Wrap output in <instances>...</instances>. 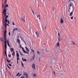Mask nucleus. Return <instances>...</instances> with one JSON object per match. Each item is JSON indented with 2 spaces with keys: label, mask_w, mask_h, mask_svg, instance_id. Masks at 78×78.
Listing matches in <instances>:
<instances>
[{
  "label": "nucleus",
  "mask_w": 78,
  "mask_h": 78,
  "mask_svg": "<svg viewBox=\"0 0 78 78\" xmlns=\"http://www.w3.org/2000/svg\"><path fill=\"white\" fill-rule=\"evenodd\" d=\"M54 50H55V51H57V52H58V46L56 45H55Z\"/></svg>",
  "instance_id": "0eeeda50"
},
{
  "label": "nucleus",
  "mask_w": 78,
  "mask_h": 78,
  "mask_svg": "<svg viewBox=\"0 0 78 78\" xmlns=\"http://www.w3.org/2000/svg\"><path fill=\"white\" fill-rule=\"evenodd\" d=\"M6 9H5L4 7V9H3V11L2 12V19H4V17L5 16V19H7L8 17V15H6Z\"/></svg>",
  "instance_id": "f257e3e1"
},
{
  "label": "nucleus",
  "mask_w": 78,
  "mask_h": 78,
  "mask_svg": "<svg viewBox=\"0 0 78 78\" xmlns=\"http://www.w3.org/2000/svg\"><path fill=\"white\" fill-rule=\"evenodd\" d=\"M31 50L33 53H34V51L33 49H31Z\"/></svg>",
  "instance_id": "37998d69"
},
{
  "label": "nucleus",
  "mask_w": 78,
  "mask_h": 78,
  "mask_svg": "<svg viewBox=\"0 0 78 78\" xmlns=\"http://www.w3.org/2000/svg\"><path fill=\"white\" fill-rule=\"evenodd\" d=\"M4 27L5 31L4 38V40H6V30H7V28H6L7 27V26L6 24H4Z\"/></svg>",
  "instance_id": "f03ea898"
},
{
  "label": "nucleus",
  "mask_w": 78,
  "mask_h": 78,
  "mask_svg": "<svg viewBox=\"0 0 78 78\" xmlns=\"http://www.w3.org/2000/svg\"><path fill=\"white\" fill-rule=\"evenodd\" d=\"M53 73H54V75L55 76V75H56V74H55V71H54Z\"/></svg>",
  "instance_id": "6e6d98bb"
},
{
  "label": "nucleus",
  "mask_w": 78,
  "mask_h": 78,
  "mask_svg": "<svg viewBox=\"0 0 78 78\" xmlns=\"http://www.w3.org/2000/svg\"><path fill=\"white\" fill-rule=\"evenodd\" d=\"M21 63L22 64V66H23V63L22 62H21Z\"/></svg>",
  "instance_id": "58836bf2"
},
{
  "label": "nucleus",
  "mask_w": 78,
  "mask_h": 78,
  "mask_svg": "<svg viewBox=\"0 0 78 78\" xmlns=\"http://www.w3.org/2000/svg\"><path fill=\"white\" fill-rule=\"evenodd\" d=\"M16 53L17 57H19V53L18 52V51H16Z\"/></svg>",
  "instance_id": "f3484780"
},
{
  "label": "nucleus",
  "mask_w": 78,
  "mask_h": 78,
  "mask_svg": "<svg viewBox=\"0 0 78 78\" xmlns=\"http://www.w3.org/2000/svg\"><path fill=\"white\" fill-rule=\"evenodd\" d=\"M9 36H11V33L10 32H9Z\"/></svg>",
  "instance_id": "603ef678"
},
{
  "label": "nucleus",
  "mask_w": 78,
  "mask_h": 78,
  "mask_svg": "<svg viewBox=\"0 0 78 78\" xmlns=\"http://www.w3.org/2000/svg\"><path fill=\"white\" fill-rule=\"evenodd\" d=\"M7 23H8V24H10V22H9V20Z\"/></svg>",
  "instance_id": "de8ad7c7"
},
{
  "label": "nucleus",
  "mask_w": 78,
  "mask_h": 78,
  "mask_svg": "<svg viewBox=\"0 0 78 78\" xmlns=\"http://www.w3.org/2000/svg\"><path fill=\"white\" fill-rule=\"evenodd\" d=\"M6 61H7V62H8V63H9L11 62V61L10 60H8V58H6Z\"/></svg>",
  "instance_id": "aec40b11"
},
{
  "label": "nucleus",
  "mask_w": 78,
  "mask_h": 78,
  "mask_svg": "<svg viewBox=\"0 0 78 78\" xmlns=\"http://www.w3.org/2000/svg\"><path fill=\"white\" fill-rule=\"evenodd\" d=\"M37 18H38L39 19V20H40L41 19V16H40V15H39H39H37Z\"/></svg>",
  "instance_id": "6ab92c4d"
},
{
  "label": "nucleus",
  "mask_w": 78,
  "mask_h": 78,
  "mask_svg": "<svg viewBox=\"0 0 78 78\" xmlns=\"http://www.w3.org/2000/svg\"><path fill=\"white\" fill-rule=\"evenodd\" d=\"M1 28H2L3 29H4V25Z\"/></svg>",
  "instance_id": "13d9d810"
},
{
  "label": "nucleus",
  "mask_w": 78,
  "mask_h": 78,
  "mask_svg": "<svg viewBox=\"0 0 78 78\" xmlns=\"http://www.w3.org/2000/svg\"><path fill=\"white\" fill-rule=\"evenodd\" d=\"M70 7H69V9H68V11L69 12V13H70Z\"/></svg>",
  "instance_id": "e433bc0d"
},
{
  "label": "nucleus",
  "mask_w": 78,
  "mask_h": 78,
  "mask_svg": "<svg viewBox=\"0 0 78 78\" xmlns=\"http://www.w3.org/2000/svg\"><path fill=\"white\" fill-rule=\"evenodd\" d=\"M4 5H3V4H2V9H3V7H4V8H3V9H4V8H5V9H6V7H8V4H7L6 5H5V6Z\"/></svg>",
  "instance_id": "20e7f679"
},
{
  "label": "nucleus",
  "mask_w": 78,
  "mask_h": 78,
  "mask_svg": "<svg viewBox=\"0 0 78 78\" xmlns=\"http://www.w3.org/2000/svg\"><path fill=\"white\" fill-rule=\"evenodd\" d=\"M47 28V25H45V29H46V28Z\"/></svg>",
  "instance_id": "338daca9"
},
{
  "label": "nucleus",
  "mask_w": 78,
  "mask_h": 78,
  "mask_svg": "<svg viewBox=\"0 0 78 78\" xmlns=\"http://www.w3.org/2000/svg\"><path fill=\"white\" fill-rule=\"evenodd\" d=\"M10 50L11 51V52H12V51H14V48H10Z\"/></svg>",
  "instance_id": "4be33fe9"
},
{
  "label": "nucleus",
  "mask_w": 78,
  "mask_h": 78,
  "mask_svg": "<svg viewBox=\"0 0 78 78\" xmlns=\"http://www.w3.org/2000/svg\"><path fill=\"white\" fill-rule=\"evenodd\" d=\"M19 74H20V73H18V74L16 75V76H18Z\"/></svg>",
  "instance_id": "49530a36"
},
{
  "label": "nucleus",
  "mask_w": 78,
  "mask_h": 78,
  "mask_svg": "<svg viewBox=\"0 0 78 78\" xmlns=\"http://www.w3.org/2000/svg\"><path fill=\"white\" fill-rule=\"evenodd\" d=\"M8 67L9 68V69H11V67H10L9 66H8Z\"/></svg>",
  "instance_id": "4d7b16f0"
},
{
  "label": "nucleus",
  "mask_w": 78,
  "mask_h": 78,
  "mask_svg": "<svg viewBox=\"0 0 78 78\" xmlns=\"http://www.w3.org/2000/svg\"><path fill=\"white\" fill-rule=\"evenodd\" d=\"M23 75L24 76H25V75L26 76V78H28V73H27L25 72L24 73Z\"/></svg>",
  "instance_id": "39448f33"
},
{
  "label": "nucleus",
  "mask_w": 78,
  "mask_h": 78,
  "mask_svg": "<svg viewBox=\"0 0 78 78\" xmlns=\"http://www.w3.org/2000/svg\"><path fill=\"white\" fill-rule=\"evenodd\" d=\"M20 53L21 56H24V55L22 54L21 53V52H20Z\"/></svg>",
  "instance_id": "7c9ffc66"
},
{
  "label": "nucleus",
  "mask_w": 78,
  "mask_h": 78,
  "mask_svg": "<svg viewBox=\"0 0 78 78\" xmlns=\"http://www.w3.org/2000/svg\"><path fill=\"white\" fill-rule=\"evenodd\" d=\"M72 7L73 8V11L72 12H74V10H75V6H74V5H72Z\"/></svg>",
  "instance_id": "dca6fc26"
},
{
  "label": "nucleus",
  "mask_w": 78,
  "mask_h": 78,
  "mask_svg": "<svg viewBox=\"0 0 78 78\" xmlns=\"http://www.w3.org/2000/svg\"><path fill=\"white\" fill-rule=\"evenodd\" d=\"M19 35L20 36L19 37H20L21 38V39L22 40V41H23L24 42L25 44H26V43L25 42V41H24L23 40H22V34H19Z\"/></svg>",
  "instance_id": "f8f14e48"
},
{
  "label": "nucleus",
  "mask_w": 78,
  "mask_h": 78,
  "mask_svg": "<svg viewBox=\"0 0 78 78\" xmlns=\"http://www.w3.org/2000/svg\"><path fill=\"white\" fill-rule=\"evenodd\" d=\"M5 56L6 58H8V56L7 55V54H5Z\"/></svg>",
  "instance_id": "69168bd1"
},
{
  "label": "nucleus",
  "mask_w": 78,
  "mask_h": 78,
  "mask_svg": "<svg viewBox=\"0 0 78 78\" xmlns=\"http://www.w3.org/2000/svg\"><path fill=\"white\" fill-rule=\"evenodd\" d=\"M31 30V26L29 28V29H28V31H30V30Z\"/></svg>",
  "instance_id": "4c0bfd02"
},
{
  "label": "nucleus",
  "mask_w": 78,
  "mask_h": 78,
  "mask_svg": "<svg viewBox=\"0 0 78 78\" xmlns=\"http://www.w3.org/2000/svg\"><path fill=\"white\" fill-rule=\"evenodd\" d=\"M21 75H22V74H20L18 76V77H19V76H21Z\"/></svg>",
  "instance_id": "5fc2aeb1"
},
{
  "label": "nucleus",
  "mask_w": 78,
  "mask_h": 78,
  "mask_svg": "<svg viewBox=\"0 0 78 78\" xmlns=\"http://www.w3.org/2000/svg\"><path fill=\"white\" fill-rule=\"evenodd\" d=\"M56 69H57L58 70V68L57 67L56 68Z\"/></svg>",
  "instance_id": "774afa93"
},
{
  "label": "nucleus",
  "mask_w": 78,
  "mask_h": 78,
  "mask_svg": "<svg viewBox=\"0 0 78 78\" xmlns=\"http://www.w3.org/2000/svg\"><path fill=\"white\" fill-rule=\"evenodd\" d=\"M69 14H70V16H72V14H73V12H71V13H70V12Z\"/></svg>",
  "instance_id": "c85d7f7f"
},
{
  "label": "nucleus",
  "mask_w": 78,
  "mask_h": 78,
  "mask_svg": "<svg viewBox=\"0 0 78 78\" xmlns=\"http://www.w3.org/2000/svg\"><path fill=\"white\" fill-rule=\"evenodd\" d=\"M31 10L33 13H34V11H33V10L32 9H31Z\"/></svg>",
  "instance_id": "864d4df0"
},
{
  "label": "nucleus",
  "mask_w": 78,
  "mask_h": 78,
  "mask_svg": "<svg viewBox=\"0 0 78 78\" xmlns=\"http://www.w3.org/2000/svg\"><path fill=\"white\" fill-rule=\"evenodd\" d=\"M32 67L33 69H36V66L34 64H32Z\"/></svg>",
  "instance_id": "9d476101"
},
{
  "label": "nucleus",
  "mask_w": 78,
  "mask_h": 78,
  "mask_svg": "<svg viewBox=\"0 0 78 78\" xmlns=\"http://www.w3.org/2000/svg\"><path fill=\"white\" fill-rule=\"evenodd\" d=\"M70 1H72L73 2H74V3H75V0H69V2H70Z\"/></svg>",
  "instance_id": "72a5a7b5"
},
{
  "label": "nucleus",
  "mask_w": 78,
  "mask_h": 78,
  "mask_svg": "<svg viewBox=\"0 0 78 78\" xmlns=\"http://www.w3.org/2000/svg\"><path fill=\"white\" fill-rule=\"evenodd\" d=\"M22 50L23 51V53H26V52L27 51H25V50L24 49V48H22Z\"/></svg>",
  "instance_id": "a211bd4d"
},
{
  "label": "nucleus",
  "mask_w": 78,
  "mask_h": 78,
  "mask_svg": "<svg viewBox=\"0 0 78 78\" xmlns=\"http://www.w3.org/2000/svg\"><path fill=\"white\" fill-rule=\"evenodd\" d=\"M34 76H36V75L35 74H34Z\"/></svg>",
  "instance_id": "680f3d73"
},
{
  "label": "nucleus",
  "mask_w": 78,
  "mask_h": 78,
  "mask_svg": "<svg viewBox=\"0 0 78 78\" xmlns=\"http://www.w3.org/2000/svg\"><path fill=\"white\" fill-rule=\"evenodd\" d=\"M18 30V28H15V29H14L13 30V34H14V30Z\"/></svg>",
  "instance_id": "393cba45"
},
{
  "label": "nucleus",
  "mask_w": 78,
  "mask_h": 78,
  "mask_svg": "<svg viewBox=\"0 0 78 78\" xmlns=\"http://www.w3.org/2000/svg\"><path fill=\"white\" fill-rule=\"evenodd\" d=\"M5 5H6L7 2V0H5Z\"/></svg>",
  "instance_id": "79ce46f5"
},
{
  "label": "nucleus",
  "mask_w": 78,
  "mask_h": 78,
  "mask_svg": "<svg viewBox=\"0 0 78 78\" xmlns=\"http://www.w3.org/2000/svg\"><path fill=\"white\" fill-rule=\"evenodd\" d=\"M13 53H12V56H13V57L12 58V59H14V56H15V51H13Z\"/></svg>",
  "instance_id": "ddd939ff"
},
{
  "label": "nucleus",
  "mask_w": 78,
  "mask_h": 78,
  "mask_svg": "<svg viewBox=\"0 0 78 78\" xmlns=\"http://www.w3.org/2000/svg\"><path fill=\"white\" fill-rule=\"evenodd\" d=\"M56 45H57L58 47H59V46L60 45L59 43V42H57V43L56 44Z\"/></svg>",
  "instance_id": "b1692460"
},
{
  "label": "nucleus",
  "mask_w": 78,
  "mask_h": 78,
  "mask_svg": "<svg viewBox=\"0 0 78 78\" xmlns=\"http://www.w3.org/2000/svg\"><path fill=\"white\" fill-rule=\"evenodd\" d=\"M52 8H53L54 11H55V8L53 7H52Z\"/></svg>",
  "instance_id": "8fccbe9b"
},
{
  "label": "nucleus",
  "mask_w": 78,
  "mask_h": 78,
  "mask_svg": "<svg viewBox=\"0 0 78 78\" xmlns=\"http://www.w3.org/2000/svg\"><path fill=\"white\" fill-rule=\"evenodd\" d=\"M58 42H59L61 41V39L60 38V34L59 32H58Z\"/></svg>",
  "instance_id": "423d86ee"
},
{
  "label": "nucleus",
  "mask_w": 78,
  "mask_h": 78,
  "mask_svg": "<svg viewBox=\"0 0 78 78\" xmlns=\"http://www.w3.org/2000/svg\"><path fill=\"white\" fill-rule=\"evenodd\" d=\"M50 67H51V69H53V68H52V66H50Z\"/></svg>",
  "instance_id": "0e129e2a"
},
{
  "label": "nucleus",
  "mask_w": 78,
  "mask_h": 78,
  "mask_svg": "<svg viewBox=\"0 0 78 78\" xmlns=\"http://www.w3.org/2000/svg\"><path fill=\"white\" fill-rule=\"evenodd\" d=\"M32 58L33 59H34V58H35V54H34L33 57Z\"/></svg>",
  "instance_id": "2f4dec72"
},
{
  "label": "nucleus",
  "mask_w": 78,
  "mask_h": 78,
  "mask_svg": "<svg viewBox=\"0 0 78 78\" xmlns=\"http://www.w3.org/2000/svg\"><path fill=\"white\" fill-rule=\"evenodd\" d=\"M26 54H27V55L29 54V52L28 51H26Z\"/></svg>",
  "instance_id": "a18cd8bd"
},
{
  "label": "nucleus",
  "mask_w": 78,
  "mask_h": 78,
  "mask_svg": "<svg viewBox=\"0 0 78 78\" xmlns=\"http://www.w3.org/2000/svg\"><path fill=\"white\" fill-rule=\"evenodd\" d=\"M40 53V52H39V51H37V55H39V54Z\"/></svg>",
  "instance_id": "09e8293b"
},
{
  "label": "nucleus",
  "mask_w": 78,
  "mask_h": 78,
  "mask_svg": "<svg viewBox=\"0 0 78 78\" xmlns=\"http://www.w3.org/2000/svg\"><path fill=\"white\" fill-rule=\"evenodd\" d=\"M20 47L21 48H22H22H23V47H22V45H21V44L20 45Z\"/></svg>",
  "instance_id": "f704fd0d"
},
{
  "label": "nucleus",
  "mask_w": 78,
  "mask_h": 78,
  "mask_svg": "<svg viewBox=\"0 0 78 78\" xmlns=\"http://www.w3.org/2000/svg\"><path fill=\"white\" fill-rule=\"evenodd\" d=\"M9 39H8L7 40V39H6V42H7V45L8 46V47H10V48H11V46L9 45Z\"/></svg>",
  "instance_id": "1a4fd4ad"
},
{
  "label": "nucleus",
  "mask_w": 78,
  "mask_h": 78,
  "mask_svg": "<svg viewBox=\"0 0 78 78\" xmlns=\"http://www.w3.org/2000/svg\"><path fill=\"white\" fill-rule=\"evenodd\" d=\"M35 34H36V35L37 36V37H39V32H38L36 31L35 32Z\"/></svg>",
  "instance_id": "9b49d317"
},
{
  "label": "nucleus",
  "mask_w": 78,
  "mask_h": 78,
  "mask_svg": "<svg viewBox=\"0 0 78 78\" xmlns=\"http://www.w3.org/2000/svg\"><path fill=\"white\" fill-rule=\"evenodd\" d=\"M19 57H19H17V61H18V60H19L20 59Z\"/></svg>",
  "instance_id": "c9c22d12"
},
{
  "label": "nucleus",
  "mask_w": 78,
  "mask_h": 78,
  "mask_svg": "<svg viewBox=\"0 0 78 78\" xmlns=\"http://www.w3.org/2000/svg\"><path fill=\"white\" fill-rule=\"evenodd\" d=\"M17 41L19 43V44H20V40L19 39H17Z\"/></svg>",
  "instance_id": "cd10ccee"
},
{
  "label": "nucleus",
  "mask_w": 78,
  "mask_h": 78,
  "mask_svg": "<svg viewBox=\"0 0 78 78\" xmlns=\"http://www.w3.org/2000/svg\"><path fill=\"white\" fill-rule=\"evenodd\" d=\"M22 59L23 61H27V59H24L23 58H22Z\"/></svg>",
  "instance_id": "bb28decb"
},
{
  "label": "nucleus",
  "mask_w": 78,
  "mask_h": 78,
  "mask_svg": "<svg viewBox=\"0 0 78 78\" xmlns=\"http://www.w3.org/2000/svg\"><path fill=\"white\" fill-rule=\"evenodd\" d=\"M5 25H6L7 23V22H5Z\"/></svg>",
  "instance_id": "bf43d9fd"
},
{
  "label": "nucleus",
  "mask_w": 78,
  "mask_h": 78,
  "mask_svg": "<svg viewBox=\"0 0 78 78\" xmlns=\"http://www.w3.org/2000/svg\"><path fill=\"white\" fill-rule=\"evenodd\" d=\"M0 40L1 42H2V43H3V38L1 37H0Z\"/></svg>",
  "instance_id": "4468645a"
},
{
  "label": "nucleus",
  "mask_w": 78,
  "mask_h": 78,
  "mask_svg": "<svg viewBox=\"0 0 78 78\" xmlns=\"http://www.w3.org/2000/svg\"><path fill=\"white\" fill-rule=\"evenodd\" d=\"M21 31H22V30H20V29H18V32H21Z\"/></svg>",
  "instance_id": "ea45409f"
},
{
  "label": "nucleus",
  "mask_w": 78,
  "mask_h": 78,
  "mask_svg": "<svg viewBox=\"0 0 78 78\" xmlns=\"http://www.w3.org/2000/svg\"><path fill=\"white\" fill-rule=\"evenodd\" d=\"M25 48L27 51H30V50H29V49H28V48L27 47H26Z\"/></svg>",
  "instance_id": "a878e982"
},
{
  "label": "nucleus",
  "mask_w": 78,
  "mask_h": 78,
  "mask_svg": "<svg viewBox=\"0 0 78 78\" xmlns=\"http://www.w3.org/2000/svg\"><path fill=\"white\" fill-rule=\"evenodd\" d=\"M8 64H9V66H10V67H12V65H11V64L8 63Z\"/></svg>",
  "instance_id": "a19ab883"
},
{
  "label": "nucleus",
  "mask_w": 78,
  "mask_h": 78,
  "mask_svg": "<svg viewBox=\"0 0 78 78\" xmlns=\"http://www.w3.org/2000/svg\"><path fill=\"white\" fill-rule=\"evenodd\" d=\"M8 56H9V58H10L11 55H9Z\"/></svg>",
  "instance_id": "052dcab7"
},
{
  "label": "nucleus",
  "mask_w": 78,
  "mask_h": 78,
  "mask_svg": "<svg viewBox=\"0 0 78 78\" xmlns=\"http://www.w3.org/2000/svg\"><path fill=\"white\" fill-rule=\"evenodd\" d=\"M2 22H3V24L4 25V23H5V20L4 19H2Z\"/></svg>",
  "instance_id": "c756f323"
},
{
  "label": "nucleus",
  "mask_w": 78,
  "mask_h": 78,
  "mask_svg": "<svg viewBox=\"0 0 78 78\" xmlns=\"http://www.w3.org/2000/svg\"><path fill=\"white\" fill-rule=\"evenodd\" d=\"M23 17H24V18H23L22 17H21V20L23 22H25V16H24Z\"/></svg>",
  "instance_id": "6e6552de"
},
{
  "label": "nucleus",
  "mask_w": 78,
  "mask_h": 78,
  "mask_svg": "<svg viewBox=\"0 0 78 78\" xmlns=\"http://www.w3.org/2000/svg\"><path fill=\"white\" fill-rule=\"evenodd\" d=\"M5 21H4V22H8L9 20H8L7 19L5 18Z\"/></svg>",
  "instance_id": "5701e85b"
},
{
  "label": "nucleus",
  "mask_w": 78,
  "mask_h": 78,
  "mask_svg": "<svg viewBox=\"0 0 78 78\" xmlns=\"http://www.w3.org/2000/svg\"><path fill=\"white\" fill-rule=\"evenodd\" d=\"M5 55L7 54V52H6V48H7V42L6 41V40H5Z\"/></svg>",
  "instance_id": "7ed1b4c3"
},
{
  "label": "nucleus",
  "mask_w": 78,
  "mask_h": 78,
  "mask_svg": "<svg viewBox=\"0 0 78 78\" xmlns=\"http://www.w3.org/2000/svg\"><path fill=\"white\" fill-rule=\"evenodd\" d=\"M73 43L74 45H76L75 43L73 41Z\"/></svg>",
  "instance_id": "3c124183"
},
{
  "label": "nucleus",
  "mask_w": 78,
  "mask_h": 78,
  "mask_svg": "<svg viewBox=\"0 0 78 78\" xmlns=\"http://www.w3.org/2000/svg\"><path fill=\"white\" fill-rule=\"evenodd\" d=\"M20 78H25V77L24 76H21L20 77Z\"/></svg>",
  "instance_id": "473e14b6"
},
{
  "label": "nucleus",
  "mask_w": 78,
  "mask_h": 78,
  "mask_svg": "<svg viewBox=\"0 0 78 78\" xmlns=\"http://www.w3.org/2000/svg\"><path fill=\"white\" fill-rule=\"evenodd\" d=\"M60 22L61 23H64V21H63V19L62 18L61 19Z\"/></svg>",
  "instance_id": "2eb2a0df"
},
{
  "label": "nucleus",
  "mask_w": 78,
  "mask_h": 78,
  "mask_svg": "<svg viewBox=\"0 0 78 78\" xmlns=\"http://www.w3.org/2000/svg\"><path fill=\"white\" fill-rule=\"evenodd\" d=\"M73 5V2H71V3H70V4H69V7H71V6H73V5H72V4Z\"/></svg>",
  "instance_id": "412c9836"
},
{
  "label": "nucleus",
  "mask_w": 78,
  "mask_h": 78,
  "mask_svg": "<svg viewBox=\"0 0 78 78\" xmlns=\"http://www.w3.org/2000/svg\"><path fill=\"white\" fill-rule=\"evenodd\" d=\"M73 16L71 17V19H72V20H73Z\"/></svg>",
  "instance_id": "c03bdc74"
},
{
  "label": "nucleus",
  "mask_w": 78,
  "mask_h": 78,
  "mask_svg": "<svg viewBox=\"0 0 78 78\" xmlns=\"http://www.w3.org/2000/svg\"><path fill=\"white\" fill-rule=\"evenodd\" d=\"M12 23H13V25H15L14 22H12Z\"/></svg>",
  "instance_id": "e2e57ef3"
}]
</instances>
